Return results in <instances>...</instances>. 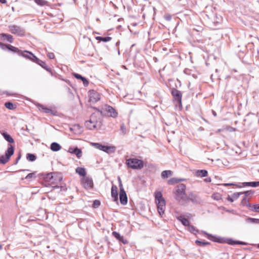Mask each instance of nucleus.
<instances>
[{"mask_svg": "<svg viewBox=\"0 0 259 259\" xmlns=\"http://www.w3.org/2000/svg\"><path fill=\"white\" fill-rule=\"evenodd\" d=\"M20 55L22 56H23L24 58L29 59L32 61H34V58H33V57H36L33 54H32L31 52L27 51H21Z\"/></svg>", "mask_w": 259, "mask_h": 259, "instance_id": "obj_12", "label": "nucleus"}, {"mask_svg": "<svg viewBox=\"0 0 259 259\" xmlns=\"http://www.w3.org/2000/svg\"><path fill=\"white\" fill-rule=\"evenodd\" d=\"M47 56L50 59H53L55 58V55L53 53H48L47 54Z\"/></svg>", "mask_w": 259, "mask_h": 259, "instance_id": "obj_45", "label": "nucleus"}, {"mask_svg": "<svg viewBox=\"0 0 259 259\" xmlns=\"http://www.w3.org/2000/svg\"><path fill=\"white\" fill-rule=\"evenodd\" d=\"M186 185L184 184L178 185L174 192L175 199L179 202L186 201L188 199L186 193Z\"/></svg>", "mask_w": 259, "mask_h": 259, "instance_id": "obj_1", "label": "nucleus"}, {"mask_svg": "<svg viewBox=\"0 0 259 259\" xmlns=\"http://www.w3.org/2000/svg\"><path fill=\"white\" fill-rule=\"evenodd\" d=\"M101 98L100 94L94 90L89 91V101L92 103H96Z\"/></svg>", "mask_w": 259, "mask_h": 259, "instance_id": "obj_8", "label": "nucleus"}, {"mask_svg": "<svg viewBox=\"0 0 259 259\" xmlns=\"http://www.w3.org/2000/svg\"><path fill=\"white\" fill-rule=\"evenodd\" d=\"M233 185L232 184H225L224 186H231Z\"/></svg>", "mask_w": 259, "mask_h": 259, "instance_id": "obj_52", "label": "nucleus"}, {"mask_svg": "<svg viewBox=\"0 0 259 259\" xmlns=\"http://www.w3.org/2000/svg\"><path fill=\"white\" fill-rule=\"evenodd\" d=\"M68 152H69L71 154H75L76 155V156L77 157V158H80L82 156V152H81V150L78 149L77 147H75V148L70 147L68 149Z\"/></svg>", "mask_w": 259, "mask_h": 259, "instance_id": "obj_13", "label": "nucleus"}, {"mask_svg": "<svg viewBox=\"0 0 259 259\" xmlns=\"http://www.w3.org/2000/svg\"><path fill=\"white\" fill-rule=\"evenodd\" d=\"M26 158L30 161H33L36 159V156L34 154L30 153L27 154Z\"/></svg>", "mask_w": 259, "mask_h": 259, "instance_id": "obj_36", "label": "nucleus"}, {"mask_svg": "<svg viewBox=\"0 0 259 259\" xmlns=\"http://www.w3.org/2000/svg\"><path fill=\"white\" fill-rule=\"evenodd\" d=\"M243 186H251L253 187L259 186V182H245L242 183Z\"/></svg>", "mask_w": 259, "mask_h": 259, "instance_id": "obj_26", "label": "nucleus"}, {"mask_svg": "<svg viewBox=\"0 0 259 259\" xmlns=\"http://www.w3.org/2000/svg\"><path fill=\"white\" fill-rule=\"evenodd\" d=\"M3 137L8 142L11 143H13L14 142V139L11 137V136L6 133H3L2 134Z\"/></svg>", "mask_w": 259, "mask_h": 259, "instance_id": "obj_29", "label": "nucleus"}, {"mask_svg": "<svg viewBox=\"0 0 259 259\" xmlns=\"http://www.w3.org/2000/svg\"><path fill=\"white\" fill-rule=\"evenodd\" d=\"M195 243L198 245H207V244H208L209 243L208 242H202V241H199V240H196Z\"/></svg>", "mask_w": 259, "mask_h": 259, "instance_id": "obj_40", "label": "nucleus"}, {"mask_svg": "<svg viewBox=\"0 0 259 259\" xmlns=\"http://www.w3.org/2000/svg\"><path fill=\"white\" fill-rule=\"evenodd\" d=\"M180 182V180H178V179L177 178H171V179H170L167 183L169 185H173V184H176V183H178Z\"/></svg>", "mask_w": 259, "mask_h": 259, "instance_id": "obj_38", "label": "nucleus"}, {"mask_svg": "<svg viewBox=\"0 0 259 259\" xmlns=\"http://www.w3.org/2000/svg\"><path fill=\"white\" fill-rule=\"evenodd\" d=\"M5 106L8 109L14 110L17 108V106L15 104H13L11 102H8L5 104Z\"/></svg>", "mask_w": 259, "mask_h": 259, "instance_id": "obj_28", "label": "nucleus"}, {"mask_svg": "<svg viewBox=\"0 0 259 259\" xmlns=\"http://www.w3.org/2000/svg\"><path fill=\"white\" fill-rule=\"evenodd\" d=\"M253 210L256 212H259V205L258 204H255L253 205Z\"/></svg>", "mask_w": 259, "mask_h": 259, "instance_id": "obj_41", "label": "nucleus"}, {"mask_svg": "<svg viewBox=\"0 0 259 259\" xmlns=\"http://www.w3.org/2000/svg\"><path fill=\"white\" fill-rule=\"evenodd\" d=\"M85 126L90 130H93L101 126V120L96 114H92L90 119L85 122Z\"/></svg>", "mask_w": 259, "mask_h": 259, "instance_id": "obj_3", "label": "nucleus"}, {"mask_svg": "<svg viewBox=\"0 0 259 259\" xmlns=\"http://www.w3.org/2000/svg\"><path fill=\"white\" fill-rule=\"evenodd\" d=\"M171 94L172 96L174 97V98L175 100H177L180 105V106L182 107V95L181 92L177 90V89H173L171 91Z\"/></svg>", "mask_w": 259, "mask_h": 259, "instance_id": "obj_10", "label": "nucleus"}, {"mask_svg": "<svg viewBox=\"0 0 259 259\" xmlns=\"http://www.w3.org/2000/svg\"><path fill=\"white\" fill-rule=\"evenodd\" d=\"M6 44H3V43L0 42V47L2 49H3V50L5 49V47L6 48Z\"/></svg>", "mask_w": 259, "mask_h": 259, "instance_id": "obj_48", "label": "nucleus"}, {"mask_svg": "<svg viewBox=\"0 0 259 259\" xmlns=\"http://www.w3.org/2000/svg\"><path fill=\"white\" fill-rule=\"evenodd\" d=\"M96 39L97 40H99L100 41H102L104 42H107V41H110L112 39V37H109V36L105 37H101V36H97L96 37Z\"/></svg>", "mask_w": 259, "mask_h": 259, "instance_id": "obj_30", "label": "nucleus"}, {"mask_svg": "<svg viewBox=\"0 0 259 259\" xmlns=\"http://www.w3.org/2000/svg\"><path fill=\"white\" fill-rule=\"evenodd\" d=\"M211 198L215 200H220L222 199V195L219 193H214L212 194Z\"/></svg>", "mask_w": 259, "mask_h": 259, "instance_id": "obj_32", "label": "nucleus"}, {"mask_svg": "<svg viewBox=\"0 0 259 259\" xmlns=\"http://www.w3.org/2000/svg\"><path fill=\"white\" fill-rule=\"evenodd\" d=\"M257 247L259 248V244H258Z\"/></svg>", "mask_w": 259, "mask_h": 259, "instance_id": "obj_57", "label": "nucleus"}, {"mask_svg": "<svg viewBox=\"0 0 259 259\" xmlns=\"http://www.w3.org/2000/svg\"><path fill=\"white\" fill-rule=\"evenodd\" d=\"M37 107L38 108L39 110L41 112H45L46 113L53 114V110L47 107L44 105L38 104L37 105Z\"/></svg>", "mask_w": 259, "mask_h": 259, "instance_id": "obj_14", "label": "nucleus"}, {"mask_svg": "<svg viewBox=\"0 0 259 259\" xmlns=\"http://www.w3.org/2000/svg\"><path fill=\"white\" fill-rule=\"evenodd\" d=\"M251 220H252V222H254L255 220V219H251Z\"/></svg>", "mask_w": 259, "mask_h": 259, "instance_id": "obj_54", "label": "nucleus"}, {"mask_svg": "<svg viewBox=\"0 0 259 259\" xmlns=\"http://www.w3.org/2000/svg\"><path fill=\"white\" fill-rule=\"evenodd\" d=\"M50 148L53 151H58L61 149V146L59 144L54 142L51 144Z\"/></svg>", "mask_w": 259, "mask_h": 259, "instance_id": "obj_24", "label": "nucleus"}, {"mask_svg": "<svg viewBox=\"0 0 259 259\" xmlns=\"http://www.w3.org/2000/svg\"><path fill=\"white\" fill-rule=\"evenodd\" d=\"M211 180L210 178H207L205 179V181L206 182L210 183L211 182Z\"/></svg>", "mask_w": 259, "mask_h": 259, "instance_id": "obj_50", "label": "nucleus"}, {"mask_svg": "<svg viewBox=\"0 0 259 259\" xmlns=\"http://www.w3.org/2000/svg\"><path fill=\"white\" fill-rule=\"evenodd\" d=\"M154 197L158 212L159 215L162 217L165 210V200L162 196V193L160 191L155 192Z\"/></svg>", "mask_w": 259, "mask_h": 259, "instance_id": "obj_2", "label": "nucleus"}, {"mask_svg": "<svg viewBox=\"0 0 259 259\" xmlns=\"http://www.w3.org/2000/svg\"><path fill=\"white\" fill-rule=\"evenodd\" d=\"M187 227L188 231L191 233L195 234L196 233L198 232V230H196L193 226L189 225Z\"/></svg>", "mask_w": 259, "mask_h": 259, "instance_id": "obj_37", "label": "nucleus"}, {"mask_svg": "<svg viewBox=\"0 0 259 259\" xmlns=\"http://www.w3.org/2000/svg\"><path fill=\"white\" fill-rule=\"evenodd\" d=\"M100 205V202L99 200H96L93 202V207H97Z\"/></svg>", "mask_w": 259, "mask_h": 259, "instance_id": "obj_42", "label": "nucleus"}, {"mask_svg": "<svg viewBox=\"0 0 259 259\" xmlns=\"http://www.w3.org/2000/svg\"><path fill=\"white\" fill-rule=\"evenodd\" d=\"M35 174H36V172L35 171L31 172V173H30V174H28L26 176L25 179H34V178H35L36 177H35Z\"/></svg>", "mask_w": 259, "mask_h": 259, "instance_id": "obj_39", "label": "nucleus"}, {"mask_svg": "<svg viewBox=\"0 0 259 259\" xmlns=\"http://www.w3.org/2000/svg\"><path fill=\"white\" fill-rule=\"evenodd\" d=\"M119 199H120V203L122 204L125 205L127 203V198L126 194L125 191H120Z\"/></svg>", "mask_w": 259, "mask_h": 259, "instance_id": "obj_15", "label": "nucleus"}, {"mask_svg": "<svg viewBox=\"0 0 259 259\" xmlns=\"http://www.w3.org/2000/svg\"><path fill=\"white\" fill-rule=\"evenodd\" d=\"M172 171L170 170H164L161 173L162 178L165 179L167 178L168 177L172 176Z\"/></svg>", "mask_w": 259, "mask_h": 259, "instance_id": "obj_25", "label": "nucleus"}, {"mask_svg": "<svg viewBox=\"0 0 259 259\" xmlns=\"http://www.w3.org/2000/svg\"><path fill=\"white\" fill-rule=\"evenodd\" d=\"M33 58H34V61L33 62L36 63L38 65H39L40 66H41L42 68H44L45 69H48V66L46 64L45 62L43 61L39 60L36 57H33Z\"/></svg>", "mask_w": 259, "mask_h": 259, "instance_id": "obj_19", "label": "nucleus"}, {"mask_svg": "<svg viewBox=\"0 0 259 259\" xmlns=\"http://www.w3.org/2000/svg\"><path fill=\"white\" fill-rule=\"evenodd\" d=\"M118 181H119V183H122L121 180L120 178H118Z\"/></svg>", "mask_w": 259, "mask_h": 259, "instance_id": "obj_53", "label": "nucleus"}, {"mask_svg": "<svg viewBox=\"0 0 259 259\" xmlns=\"http://www.w3.org/2000/svg\"><path fill=\"white\" fill-rule=\"evenodd\" d=\"M177 219L179 221H180L182 223V224L185 226L188 227L190 225V222L189 220L187 219L184 218L183 216H179L177 217Z\"/></svg>", "mask_w": 259, "mask_h": 259, "instance_id": "obj_20", "label": "nucleus"}, {"mask_svg": "<svg viewBox=\"0 0 259 259\" xmlns=\"http://www.w3.org/2000/svg\"><path fill=\"white\" fill-rule=\"evenodd\" d=\"M226 242L230 245L243 244L242 242L237 241H234L232 239H228L227 240Z\"/></svg>", "mask_w": 259, "mask_h": 259, "instance_id": "obj_35", "label": "nucleus"}, {"mask_svg": "<svg viewBox=\"0 0 259 259\" xmlns=\"http://www.w3.org/2000/svg\"><path fill=\"white\" fill-rule=\"evenodd\" d=\"M127 166L133 169H141L144 167V162L137 158H129L126 160Z\"/></svg>", "mask_w": 259, "mask_h": 259, "instance_id": "obj_5", "label": "nucleus"}, {"mask_svg": "<svg viewBox=\"0 0 259 259\" xmlns=\"http://www.w3.org/2000/svg\"><path fill=\"white\" fill-rule=\"evenodd\" d=\"M116 147L114 146H104L103 151L107 153H111L115 152Z\"/></svg>", "mask_w": 259, "mask_h": 259, "instance_id": "obj_18", "label": "nucleus"}, {"mask_svg": "<svg viewBox=\"0 0 259 259\" xmlns=\"http://www.w3.org/2000/svg\"><path fill=\"white\" fill-rule=\"evenodd\" d=\"M187 198H188V199L186 201H188V200H190L192 201H195L196 200L197 195L193 193H190L189 194L188 197H187Z\"/></svg>", "mask_w": 259, "mask_h": 259, "instance_id": "obj_34", "label": "nucleus"}, {"mask_svg": "<svg viewBox=\"0 0 259 259\" xmlns=\"http://www.w3.org/2000/svg\"><path fill=\"white\" fill-rule=\"evenodd\" d=\"M119 187L120 191H124L122 183H119Z\"/></svg>", "mask_w": 259, "mask_h": 259, "instance_id": "obj_47", "label": "nucleus"}, {"mask_svg": "<svg viewBox=\"0 0 259 259\" xmlns=\"http://www.w3.org/2000/svg\"><path fill=\"white\" fill-rule=\"evenodd\" d=\"M0 2L3 4H5V3H6L7 1L6 0H0Z\"/></svg>", "mask_w": 259, "mask_h": 259, "instance_id": "obj_51", "label": "nucleus"}, {"mask_svg": "<svg viewBox=\"0 0 259 259\" xmlns=\"http://www.w3.org/2000/svg\"><path fill=\"white\" fill-rule=\"evenodd\" d=\"M76 172L80 176H83L85 177V176L86 175L85 169L84 168L78 167L76 169Z\"/></svg>", "mask_w": 259, "mask_h": 259, "instance_id": "obj_27", "label": "nucleus"}, {"mask_svg": "<svg viewBox=\"0 0 259 259\" xmlns=\"http://www.w3.org/2000/svg\"><path fill=\"white\" fill-rule=\"evenodd\" d=\"M81 183L85 189L92 188L94 186L92 179L86 177L82 179Z\"/></svg>", "mask_w": 259, "mask_h": 259, "instance_id": "obj_11", "label": "nucleus"}, {"mask_svg": "<svg viewBox=\"0 0 259 259\" xmlns=\"http://www.w3.org/2000/svg\"><path fill=\"white\" fill-rule=\"evenodd\" d=\"M3 248V246L2 245L0 244V250L2 249Z\"/></svg>", "mask_w": 259, "mask_h": 259, "instance_id": "obj_55", "label": "nucleus"}, {"mask_svg": "<svg viewBox=\"0 0 259 259\" xmlns=\"http://www.w3.org/2000/svg\"><path fill=\"white\" fill-rule=\"evenodd\" d=\"M0 36L1 38L3 37H5L7 40L9 42L12 43L13 41V37L11 34L7 33H1Z\"/></svg>", "mask_w": 259, "mask_h": 259, "instance_id": "obj_23", "label": "nucleus"}, {"mask_svg": "<svg viewBox=\"0 0 259 259\" xmlns=\"http://www.w3.org/2000/svg\"><path fill=\"white\" fill-rule=\"evenodd\" d=\"M9 31L13 34L19 36L25 35V30L21 27L16 25H10L9 26Z\"/></svg>", "mask_w": 259, "mask_h": 259, "instance_id": "obj_7", "label": "nucleus"}, {"mask_svg": "<svg viewBox=\"0 0 259 259\" xmlns=\"http://www.w3.org/2000/svg\"><path fill=\"white\" fill-rule=\"evenodd\" d=\"M14 147L11 145H9L6 151L5 155L0 156V163H6L9 160L11 156L14 154Z\"/></svg>", "mask_w": 259, "mask_h": 259, "instance_id": "obj_6", "label": "nucleus"}, {"mask_svg": "<svg viewBox=\"0 0 259 259\" xmlns=\"http://www.w3.org/2000/svg\"><path fill=\"white\" fill-rule=\"evenodd\" d=\"M73 75L78 79H82L83 78V77L81 75L77 73H74L73 74Z\"/></svg>", "mask_w": 259, "mask_h": 259, "instance_id": "obj_44", "label": "nucleus"}, {"mask_svg": "<svg viewBox=\"0 0 259 259\" xmlns=\"http://www.w3.org/2000/svg\"><path fill=\"white\" fill-rule=\"evenodd\" d=\"M91 145L95 148L103 151L104 145H102L98 143H91Z\"/></svg>", "mask_w": 259, "mask_h": 259, "instance_id": "obj_33", "label": "nucleus"}, {"mask_svg": "<svg viewBox=\"0 0 259 259\" xmlns=\"http://www.w3.org/2000/svg\"><path fill=\"white\" fill-rule=\"evenodd\" d=\"M112 235L115 238L122 242L123 244H127L128 243L127 240L125 239L123 236H121L118 232L114 231L112 232Z\"/></svg>", "mask_w": 259, "mask_h": 259, "instance_id": "obj_16", "label": "nucleus"}, {"mask_svg": "<svg viewBox=\"0 0 259 259\" xmlns=\"http://www.w3.org/2000/svg\"><path fill=\"white\" fill-rule=\"evenodd\" d=\"M227 199L229 201H230L231 202H233V199L232 198H231L230 196H228Z\"/></svg>", "mask_w": 259, "mask_h": 259, "instance_id": "obj_49", "label": "nucleus"}, {"mask_svg": "<svg viewBox=\"0 0 259 259\" xmlns=\"http://www.w3.org/2000/svg\"><path fill=\"white\" fill-rule=\"evenodd\" d=\"M207 171L206 170H198L197 171V175L198 176L201 177H206L207 175Z\"/></svg>", "mask_w": 259, "mask_h": 259, "instance_id": "obj_31", "label": "nucleus"}, {"mask_svg": "<svg viewBox=\"0 0 259 259\" xmlns=\"http://www.w3.org/2000/svg\"><path fill=\"white\" fill-rule=\"evenodd\" d=\"M120 130L123 135L126 134V128H125V126L124 125V124H122L120 126Z\"/></svg>", "mask_w": 259, "mask_h": 259, "instance_id": "obj_43", "label": "nucleus"}, {"mask_svg": "<svg viewBox=\"0 0 259 259\" xmlns=\"http://www.w3.org/2000/svg\"><path fill=\"white\" fill-rule=\"evenodd\" d=\"M62 178L60 174L57 172H51L46 175L45 177V181L50 185L59 184Z\"/></svg>", "mask_w": 259, "mask_h": 259, "instance_id": "obj_4", "label": "nucleus"}, {"mask_svg": "<svg viewBox=\"0 0 259 259\" xmlns=\"http://www.w3.org/2000/svg\"><path fill=\"white\" fill-rule=\"evenodd\" d=\"M6 48H7L9 50H10L13 52H14V53H17L19 54H20V52L21 51L18 48H17L15 47H14L11 45L6 44Z\"/></svg>", "mask_w": 259, "mask_h": 259, "instance_id": "obj_22", "label": "nucleus"}, {"mask_svg": "<svg viewBox=\"0 0 259 259\" xmlns=\"http://www.w3.org/2000/svg\"><path fill=\"white\" fill-rule=\"evenodd\" d=\"M117 187L115 185H113L111 188V196L114 199V201H117L118 200V192Z\"/></svg>", "mask_w": 259, "mask_h": 259, "instance_id": "obj_17", "label": "nucleus"}, {"mask_svg": "<svg viewBox=\"0 0 259 259\" xmlns=\"http://www.w3.org/2000/svg\"><path fill=\"white\" fill-rule=\"evenodd\" d=\"M20 156H19V157L17 158L16 162H17L18 160L20 159Z\"/></svg>", "mask_w": 259, "mask_h": 259, "instance_id": "obj_56", "label": "nucleus"}, {"mask_svg": "<svg viewBox=\"0 0 259 259\" xmlns=\"http://www.w3.org/2000/svg\"><path fill=\"white\" fill-rule=\"evenodd\" d=\"M104 111L110 117L116 118L117 117L118 113L112 107L109 105H105L104 107Z\"/></svg>", "mask_w": 259, "mask_h": 259, "instance_id": "obj_9", "label": "nucleus"}, {"mask_svg": "<svg viewBox=\"0 0 259 259\" xmlns=\"http://www.w3.org/2000/svg\"><path fill=\"white\" fill-rule=\"evenodd\" d=\"M81 80L82 81V82H83V84H84V85H88V83H89V81H88V80H87L85 78H84V77H83V78H82V79H81Z\"/></svg>", "mask_w": 259, "mask_h": 259, "instance_id": "obj_46", "label": "nucleus"}, {"mask_svg": "<svg viewBox=\"0 0 259 259\" xmlns=\"http://www.w3.org/2000/svg\"><path fill=\"white\" fill-rule=\"evenodd\" d=\"M34 2L39 6L44 7L50 6V3L46 0H34Z\"/></svg>", "mask_w": 259, "mask_h": 259, "instance_id": "obj_21", "label": "nucleus"}]
</instances>
